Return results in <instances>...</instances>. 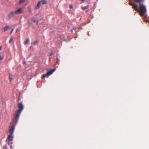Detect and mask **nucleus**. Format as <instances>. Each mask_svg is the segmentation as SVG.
Here are the masks:
<instances>
[{"instance_id": "obj_1", "label": "nucleus", "mask_w": 149, "mask_h": 149, "mask_svg": "<svg viewBox=\"0 0 149 149\" xmlns=\"http://www.w3.org/2000/svg\"><path fill=\"white\" fill-rule=\"evenodd\" d=\"M133 8L137 11H138L141 16H143L146 13L147 10L146 6L140 3H139V7L138 5L132 3Z\"/></svg>"}, {"instance_id": "obj_2", "label": "nucleus", "mask_w": 149, "mask_h": 149, "mask_svg": "<svg viewBox=\"0 0 149 149\" xmlns=\"http://www.w3.org/2000/svg\"><path fill=\"white\" fill-rule=\"evenodd\" d=\"M18 109L16 110L15 114L14 116V118L15 121L18 122V119L19 118L21 113L24 109V106L22 102H20L18 104Z\"/></svg>"}, {"instance_id": "obj_3", "label": "nucleus", "mask_w": 149, "mask_h": 149, "mask_svg": "<svg viewBox=\"0 0 149 149\" xmlns=\"http://www.w3.org/2000/svg\"><path fill=\"white\" fill-rule=\"evenodd\" d=\"M17 122H16L15 121V120L14 119V122H13L12 124H11V126L9 127L10 129L9 132L10 134H13V131L15 129V125L17 124Z\"/></svg>"}, {"instance_id": "obj_4", "label": "nucleus", "mask_w": 149, "mask_h": 149, "mask_svg": "<svg viewBox=\"0 0 149 149\" xmlns=\"http://www.w3.org/2000/svg\"><path fill=\"white\" fill-rule=\"evenodd\" d=\"M56 70L55 69H54L48 72L47 73L44 74L42 75V79L44 78L45 77H48L50 75H51Z\"/></svg>"}, {"instance_id": "obj_5", "label": "nucleus", "mask_w": 149, "mask_h": 149, "mask_svg": "<svg viewBox=\"0 0 149 149\" xmlns=\"http://www.w3.org/2000/svg\"><path fill=\"white\" fill-rule=\"evenodd\" d=\"M22 13V8H20L15 11V13L17 15L19 14Z\"/></svg>"}, {"instance_id": "obj_6", "label": "nucleus", "mask_w": 149, "mask_h": 149, "mask_svg": "<svg viewBox=\"0 0 149 149\" xmlns=\"http://www.w3.org/2000/svg\"><path fill=\"white\" fill-rule=\"evenodd\" d=\"M13 138V136L12 134H10L7 137V139L9 141H12Z\"/></svg>"}, {"instance_id": "obj_7", "label": "nucleus", "mask_w": 149, "mask_h": 149, "mask_svg": "<svg viewBox=\"0 0 149 149\" xmlns=\"http://www.w3.org/2000/svg\"><path fill=\"white\" fill-rule=\"evenodd\" d=\"M15 15V13L13 12H11L8 15V17L9 18H11L13 17Z\"/></svg>"}, {"instance_id": "obj_8", "label": "nucleus", "mask_w": 149, "mask_h": 149, "mask_svg": "<svg viewBox=\"0 0 149 149\" xmlns=\"http://www.w3.org/2000/svg\"><path fill=\"white\" fill-rule=\"evenodd\" d=\"M38 41H33L31 42V45L32 46L35 45H37L38 44Z\"/></svg>"}, {"instance_id": "obj_9", "label": "nucleus", "mask_w": 149, "mask_h": 149, "mask_svg": "<svg viewBox=\"0 0 149 149\" xmlns=\"http://www.w3.org/2000/svg\"><path fill=\"white\" fill-rule=\"evenodd\" d=\"M41 4H47V1L45 0H42L40 1H39Z\"/></svg>"}, {"instance_id": "obj_10", "label": "nucleus", "mask_w": 149, "mask_h": 149, "mask_svg": "<svg viewBox=\"0 0 149 149\" xmlns=\"http://www.w3.org/2000/svg\"><path fill=\"white\" fill-rule=\"evenodd\" d=\"M41 6V3L39 2L38 3L36 6V10L38 9Z\"/></svg>"}, {"instance_id": "obj_11", "label": "nucleus", "mask_w": 149, "mask_h": 149, "mask_svg": "<svg viewBox=\"0 0 149 149\" xmlns=\"http://www.w3.org/2000/svg\"><path fill=\"white\" fill-rule=\"evenodd\" d=\"M9 26H5L3 28V31L4 32H5L6 31H7L8 29L9 28Z\"/></svg>"}, {"instance_id": "obj_12", "label": "nucleus", "mask_w": 149, "mask_h": 149, "mask_svg": "<svg viewBox=\"0 0 149 149\" xmlns=\"http://www.w3.org/2000/svg\"><path fill=\"white\" fill-rule=\"evenodd\" d=\"M134 1L138 3H140L142 2L144 0H134Z\"/></svg>"}, {"instance_id": "obj_13", "label": "nucleus", "mask_w": 149, "mask_h": 149, "mask_svg": "<svg viewBox=\"0 0 149 149\" xmlns=\"http://www.w3.org/2000/svg\"><path fill=\"white\" fill-rule=\"evenodd\" d=\"M29 42V38H27L25 42H24V45H26Z\"/></svg>"}, {"instance_id": "obj_14", "label": "nucleus", "mask_w": 149, "mask_h": 149, "mask_svg": "<svg viewBox=\"0 0 149 149\" xmlns=\"http://www.w3.org/2000/svg\"><path fill=\"white\" fill-rule=\"evenodd\" d=\"M26 0H20L19 1V4H21L23 3Z\"/></svg>"}, {"instance_id": "obj_15", "label": "nucleus", "mask_w": 149, "mask_h": 149, "mask_svg": "<svg viewBox=\"0 0 149 149\" xmlns=\"http://www.w3.org/2000/svg\"><path fill=\"white\" fill-rule=\"evenodd\" d=\"M9 79L10 80V81H11L13 79V78L12 77V75L11 74H10L9 76Z\"/></svg>"}, {"instance_id": "obj_16", "label": "nucleus", "mask_w": 149, "mask_h": 149, "mask_svg": "<svg viewBox=\"0 0 149 149\" xmlns=\"http://www.w3.org/2000/svg\"><path fill=\"white\" fill-rule=\"evenodd\" d=\"M4 56L3 55H2V56H0V61L2 60L3 58H4Z\"/></svg>"}, {"instance_id": "obj_17", "label": "nucleus", "mask_w": 149, "mask_h": 149, "mask_svg": "<svg viewBox=\"0 0 149 149\" xmlns=\"http://www.w3.org/2000/svg\"><path fill=\"white\" fill-rule=\"evenodd\" d=\"M13 38H11L10 40L9 41V43H11V42H12V41L13 40Z\"/></svg>"}, {"instance_id": "obj_18", "label": "nucleus", "mask_w": 149, "mask_h": 149, "mask_svg": "<svg viewBox=\"0 0 149 149\" xmlns=\"http://www.w3.org/2000/svg\"><path fill=\"white\" fill-rule=\"evenodd\" d=\"M81 8L82 9L85 10L87 8H88L86 7H81Z\"/></svg>"}, {"instance_id": "obj_19", "label": "nucleus", "mask_w": 149, "mask_h": 149, "mask_svg": "<svg viewBox=\"0 0 149 149\" xmlns=\"http://www.w3.org/2000/svg\"><path fill=\"white\" fill-rule=\"evenodd\" d=\"M50 56H52V55L53 54V52L52 51H51L50 52Z\"/></svg>"}, {"instance_id": "obj_20", "label": "nucleus", "mask_w": 149, "mask_h": 149, "mask_svg": "<svg viewBox=\"0 0 149 149\" xmlns=\"http://www.w3.org/2000/svg\"><path fill=\"white\" fill-rule=\"evenodd\" d=\"M32 22H36V20L33 19L32 18L31 19Z\"/></svg>"}, {"instance_id": "obj_21", "label": "nucleus", "mask_w": 149, "mask_h": 149, "mask_svg": "<svg viewBox=\"0 0 149 149\" xmlns=\"http://www.w3.org/2000/svg\"><path fill=\"white\" fill-rule=\"evenodd\" d=\"M73 8V6L72 5H70V8L71 9L72 8Z\"/></svg>"}, {"instance_id": "obj_22", "label": "nucleus", "mask_w": 149, "mask_h": 149, "mask_svg": "<svg viewBox=\"0 0 149 149\" xmlns=\"http://www.w3.org/2000/svg\"><path fill=\"white\" fill-rule=\"evenodd\" d=\"M76 29V28H74L72 30V31L73 30H75Z\"/></svg>"}, {"instance_id": "obj_23", "label": "nucleus", "mask_w": 149, "mask_h": 149, "mask_svg": "<svg viewBox=\"0 0 149 149\" xmlns=\"http://www.w3.org/2000/svg\"><path fill=\"white\" fill-rule=\"evenodd\" d=\"M14 29V28L12 29V30H11V32H10V34H11L12 33V32H13Z\"/></svg>"}, {"instance_id": "obj_24", "label": "nucleus", "mask_w": 149, "mask_h": 149, "mask_svg": "<svg viewBox=\"0 0 149 149\" xmlns=\"http://www.w3.org/2000/svg\"><path fill=\"white\" fill-rule=\"evenodd\" d=\"M56 59H57V60L58 61L59 60V58L58 56H57L56 57Z\"/></svg>"}, {"instance_id": "obj_25", "label": "nucleus", "mask_w": 149, "mask_h": 149, "mask_svg": "<svg viewBox=\"0 0 149 149\" xmlns=\"http://www.w3.org/2000/svg\"><path fill=\"white\" fill-rule=\"evenodd\" d=\"M1 47H0V51L1 50Z\"/></svg>"}, {"instance_id": "obj_26", "label": "nucleus", "mask_w": 149, "mask_h": 149, "mask_svg": "<svg viewBox=\"0 0 149 149\" xmlns=\"http://www.w3.org/2000/svg\"><path fill=\"white\" fill-rule=\"evenodd\" d=\"M50 58H50H50H49V60H50Z\"/></svg>"}, {"instance_id": "obj_27", "label": "nucleus", "mask_w": 149, "mask_h": 149, "mask_svg": "<svg viewBox=\"0 0 149 149\" xmlns=\"http://www.w3.org/2000/svg\"><path fill=\"white\" fill-rule=\"evenodd\" d=\"M25 63V62H24V63Z\"/></svg>"}, {"instance_id": "obj_28", "label": "nucleus", "mask_w": 149, "mask_h": 149, "mask_svg": "<svg viewBox=\"0 0 149 149\" xmlns=\"http://www.w3.org/2000/svg\"><path fill=\"white\" fill-rule=\"evenodd\" d=\"M7 1H8V0H7Z\"/></svg>"}]
</instances>
